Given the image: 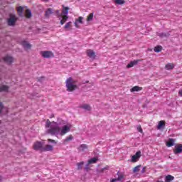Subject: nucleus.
Masks as SVG:
<instances>
[{"label":"nucleus","instance_id":"obj_34","mask_svg":"<svg viewBox=\"0 0 182 182\" xmlns=\"http://www.w3.org/2000/svg\"><path fill=\"white\" fill-rule=\"evenodd\" d=\"M83 164H85V162H84V161L77 163V170H82V166H83Z\"/></svg>","mask_w":182,"mask_h":182},{"label":"nucleus","instance_id":"obj_18","mask_svg":"<svg viewBox=\"0 0 182 182\" xmlns=\"http://www.w3.org/2000/svg\"><path fill=\"white\" fill-rule=\"evenodd\" d=\"M17 14H18V16H23V6H18L17 7Z\"/></svg>","mask_w":182,"mask_h":182},{"label":"nucleus","instance_id":"obj_47","mask_svg":"<svg viewBox=\"0 0 182 182\" xmlns=\"http://www.w3.org/2000/svg\"><path fill=\"white\" fill-rule=\"evenodd\" d=\"M2 177L0 176V180H1Z\"/></svg>","mask_w":182,"mask_h":182},{"label":"nucleus","instance_id":"obj_48","mask_svg":"<svg viewBox=\"0 0 182 182\" xmlns=\"http://www.w3.org/2000/svg\"><path fill=\"white\" fill-rule=\"evenodd\" d=\"M51 117H54V116L53 115V116H51Z\"/></svg>","mask_w":182,"mask_h":182},{"label":"nucleus","instance_id":"obj_50","mask_svg":"<svg viewBox=\"0 0 182 182\" xmlns=\"http://www.w3.org/2000/svg\"><path fill=\"white\" fill-rule=\"evenodd\" d=\"M0 124H1V121H0Z\"/></svg>","mask_w":182,"mask_h":182},{"label":"nucleus","instance_id":"obj_13","mask_svg":"<svg viewBox=\"0 0 182 182\" xmlns=\"http://www.w3.org/2000/svg\"><path fill=\"white\" fill-rule=\"evenodd\" d=\"M21 45L23 48L26 50L31 49V48H32V46L29 43H28V41H22Z\"/></svg>","mask_w":182,"mask_h":182},{"label":"nucleus","instance_id":"obj_15","mask_svg":"<svg viewBox=\"0 0 182 182\" xmlns=\"http://www.w3.org/2000/svg\"><path fill=\"white\" fill-rule=\"evenodd\" d=\"M62 19L60 21V25H65V23H66V21H68V19H69V16H68V15H63L61 16Z\"/></svg>","mask_w":182,"mask_h":182},{"label":"nucleus","instance_id":"obj_27","mask_svg":"<svg viewBox=\"0 0 182 182\" xmlns=\"http://www.w3.org/2000/svg\"><path fill=\"white\" fill-rule=\"evenodd\" d=\"M154 50L156 53L161 52V50H163V47H161V46H157L154 47Z\"/></svg>","mask_w":182,"mask_h":182},{"label":"nucleus","instance_id":"obj_16","mask_svg":"<svg viewBox=\"0 0 182 182\" xmlns=\"http://www.w3.org/2000/svg\"><path fill=\"white\" fill-rule=\"evenodd\" d=\"M25 17L27 18V19H30V18H32V11H31V9H26Z\"/></svg>","mask_w":182,"mask_h":182},{"label":"nucleus","instance_id":"obj_33","mask_svg":"<svg viewBox=\"0 0 182 182\" xmlns=\"http://www.w3.org/2000/svg\"><path fill=\"white\" fill-rule=\"evenodd\" d=\"M92 19H93V13H90L87 18V21L90 22V21H92Z\"/></svg>","mask_w":182,"mask_h":182},{"label":"nucleus","instance_id":"obj_21","mask_svg":"<svg viewBox=\"0 0 182 182\" xmlns=\"http://www.w3.org/2000/svg\"><path fill=\"white\" fill-rule=\"evenodd\" d=\"M140 90H143V87L134 86L130 90V92H140Z\"/></svg>","mask_w":182,"mask_h":182},{"label":"nucleus","instance_id":"obj_23","mask_svg":"<svg viewBox=\"0 0 182 182\" xmlns=\"http://www.w3.org/2000/svg\"><path fill=\"white\" fill-rule=\"evenodd\" d=\"M173 180H174V176H173L171 175H167L165 177V182H171V181H173Z\"/></svg>","mask_w":182,"mask_h":182},{"label":"nucleus","instance_id":"obj_14","mask_svg":"<svg viewBox=\"0 0 182 182\" xmlns=\"http://www.w3.org/2000/svg\"><path fill=\"white\" fill-rule=\"evenodd\" d=\"M70 9V8L69 7H66L65 6V5H63V9H62V15L65 16V15H68V14H69V10Z\"/></svg>","mask_w":182,"mask_h":182},{"label":"nucleus","instance_id":"obj_29","mask_svg":"<svg viewBox=\"0 0 182 182\" xmlns=\"http://www.w3.org/2000/svg\"><path fill=\"white\" fill-rule=\"evenodd\" d=\"M97 161V158H92L91 159L88 160V164H94Z\"/></svg>","mask_w":182,"mask_h":182},{"label":"nucleus","instance_id":"obj_1","mask_svg":"<svg viewBox=\"0 0 182 182\" xmlns=\"http://www.w3.org/2000/svg\"><path fill=\"white\" fill-rule=\"evenodd\" d=\"M46 127L48 129L47 133L51 134V136H55L60 133V127L55 122H51L49 119H47Z\"/></svg>","mask_w":182,"mask_h":182},{"label":"nucleus","instance_id":"obj_40","mask_svg":"<svg viewBox=\"0 0 182 182\" xmlns=\"http://www.w3.org/2000/svg\"><path fill=\"white\" fill-rule=\"evenodd\" d=\"M48 143H53L54 144H56V143H57L56 141H55L54 139H48Z\"/></svg>","mask_w":182,"mask_h":182},{"label":"nucleus","instance_id":"obj_31","mask_svg":"<svg viewBox=\"0 0 182 182\" xmlns=\"http://www.w3.org/2000/svg\"><path fill=\"white\" fill-rule=\"evenodd\" d=\"M140 167L141 165H138L133 168V173H139L140 171Z\"/></svg>","mask_w":182,"mask_h":182},{"label":"nucleus","instance_id":"obj_30","mask_svg":"<svg viewBox=\"0 0 182 182\" xmlns=\"http://www.w3.org/2000/svg\"><path fill=\"white\" fill-rule=\"evenodd\" d=\"M53 10L50 8H48L47 11H46V16H50L53 14Z\"/></svg>","mask_w":182,"mask_h":182},{"label":"nucleus","instance_id":"obj_28","mask_svg":"<svg viewBox=\"0 0 182 182\" xmlns=\"http://www.w3.org/2000/svg\"><path fill=\"white\" fill-rule=\"evenodd\" d=\"M114 2L117 5H123L126 4V1L124 0H114Z\"/></svg>","mask_w":182,"mask_h":182},{"label":"nucleus","instance_id":"obj_36","mask_svg":"<svg viewBox=\"0 0 182 182\" xmlns=\"http://www.w3.org/2000/svg\"><path fill=\"white\" fill-rule=\"evenodd\" d=\"M55 15L57 16V18H60V16H63L62 13H60V10H56Z\"/></svg>","mask_w":182,"mask_h":182},{"label":"nucleus","instance_id":"obj_24","mask_svg":"<svg viewBox=\"0 0 182 182\" xmlns=\"http://www.w3.org/2000/svg\"><path fill=\"white\" fill-rule=\"evenodd\" d=\"M158 36L160 38H167L168 36H170V33H158Z\"/></svg>","mask_w":182,"mask_h":182},{"label":"nucleus","instance_id":"obj_45","mask_svg":"<svg viewBox=\"0 0 182 182\" xmlns=\"http://www.w3.org/2000/svg\"><path fill=\"white\" fill-rule=\"evenodd\" d=\"M85 83H89V80L85 81Z\"/></svg>","mask_w":182,"mask_h":182},{"label":"nucleus","instance_id":"obj_2","mask_svg":"<svg viewBox=\"0 0 182 182\" xmlns=\"http://www.w3.org/2000/svg\"><path fill=\"white\" fill-rule=\"evenodd\" d=\"M75 83V81L72 77H69L66 80V87L69 92H73V90H75V89H77V85L73 84Z\"/></svg>","mask_w":182,"mask_h":182},{"label":"nucleus","instance_id":"obj_39","mask_svg":"<svg viewBox=\"0 0 182 182\" xmlns=\"http://www.w3.org/2000/svg\"><path fill=\"white\" fill-rule=\"evenodd\" d=\"M2 110H4V104L0 102V114L2 113Z\"/></svg>","mask_w":182,"mask_h":182},{"label":"nucleus","instance_id":"obj_26","mask_svg":"<svg viewBox=\"0 0 182 182\" xmlns=\"http://www.w3.org/2000/svg\"><path fill=\"white\" fill-rule=\"evenodd\" d=\"M8 89H9V87L7 85H2L0 87V92H8Z\"/></svg>","mask_w":182,"mask_h":182},{"label":"nucleus","instance_id":"obj_49","mask_svg":"<svg viewBox=\"0 0 182 182\" xmlns=\"http://www.w3.org/2000/svg\"><path fill=\"white\" fill-rule=\"evenodd\" d=\"M51 117H54V116L53 115V116H51Z\"/></svg>","mask_w":182,"mask_h":182},{"label":"nucleus","instance_id":"obj_35","mask_svg":"<svg viewBox=\"0 0 182 182\" xmlns=\"http://www.w3.org/2000/svg\"><path fill=\"white\" fill-rule=\"evenodd\" d=\"M75 22H78L79 23H83V17H78V18L75 20Z\"/></svg>","mask_w":182,"mask_h":182},{"label":"nucleus","instance_id":"obj_12","mask_svg":"<svg viewBox=\"0 0 182 182\" xmlns=\"http://www.w3.org/2000/svg\"><path fill=\"white\" fill-rule=\"evenodd\" d=\"M4 62H6V63L11 65V63H12V62H14V58L11 57L9 55H6V57L4 58Z\"/></svg>","mask_w":182,"mask_h":182},{"label":"nucleus","instance_id":"obj_37","mask_svg":"<svg viewBox=\"0 0 182 182\" xmlns=\"http://www.w3.org/2000/svg\"><path fill=\"white\" fill-rule=\"evenodd\" d=\"M70 140H73V136L72 135L67 136L65 139V141H70Z\"/></svg>","mask_w":182,"mask_h":182},{"label":"nucleus","instance_id":"obj_7","mask_svg":"<svg viewBox=\"0 0 182 182\" xmlns=\"http://www.w3.org/2000/svg\"><path fill=\"white\" fill-rule=\"evenodd\" d=\"M69 132H70V127L65 125L64 127H63L62 129H60V134L61 136H65V134H66V133H69Z\"/></svg>","mask_w":182,"mask_h":182},{"label":"nucleus","instance_id":"obj_44","mask_svg":"<svg viewBox=\"0 0 182 182\" xmlns=\"http://www.w3.org/2000/svg\"><path fill=\"white\" fill-rule=\"evenodd\" d=\"M116 181H118L117 178H113V179L111 180L110 182H116Z\"/></svg>","mask_w":182,"mask_h":182},{"label":"nucleus","instance_id":"obj_3","mask_svg":"<svg viewBox=\"0 0 182 182\" xmlns=\"http://www.w3.org/2000/svg\"><path fill=\"white\" fill-rule=\"evenodd\" d=\"M18 21V17L15 14H11L9 18L7 20V23L9 26H15L16 21Z\"/></svg>","mask_w":182,"mask_h":182},{"label":"nucleus","instance_id":"obj_10","mask_svg":"<svg viewBox=\"0 0 182 182\" xmlns=\"http://www.w3.org/2000/svg\"><path fill=\"white\" fill-rule=\"evenodd\" d=\"M53 146L47 144L45 146H43L42 151H53Z\"/></svg>","mask_w":182,"mask_h":182},{"label":"nucleus","instance_id":"obj_43","mask_svg":"<svg viewBox=\"0 0 182 182\" xmlns=\"http://www.w3.org/2000/svg\"><path fill=\"white\" fill-rule=\"evenodd\" d=\"M141 173L142 174H144V173H146V167H144L141 170Z\"/></svg>","mask_w":182,"mask_h":182},{"label":"nucleus","instance_id":"obj_41","mask_svg":"<svg viewBox=\"0 0 182 182\" xmlns=\"http://www.w3.org/2000/svg\"><path fill=\"white\" fill-rule=\"evenodd\" d=\"M137 130H138V132H139V133H143V129H141V126L139 125L137 127Z\"/></svg>","mask_w":182,"mask_h":182},{"label":"nucleus","instance_id":"obj_38","mask_svg":"<svg viewBox=\"0 0 182 182\" xmlns=\"http://www.w3.org/2000/svg\"><path fill=\"white\" fill-rule=\"evenodd\" d=\"M124 177V176L123 174H119L118 176V178H117V180L118 181H122L123 180Z\"/></svg>","mask_w":182,"mask_h":182},{"label":"nucleus","instance_id":"obj_19","mask_svg":"<svg viewBox=\"0 0 182 182\" xmlns=\"http://www.w3.org/2000/svg\"><path fill=\"white\" fill-rule=\"evenodd\" d=\"M81 109H84L85 110H88L89 112L92 110V107H90L88 104H84L80 106Z\"/></svg>","mask_w":182,"mask_h":182},{"label":"nucleus","instance_id":"obj_17","mask_svg":"<svg viewBox=\"0 0 182 182\" xmlns=\"http://www.w3.org/2000/svg\"><path fill=\"white\" fill-rule=\"evenodd\" d=\"M140 62V60H134V61H131L130 63H129L127 65V68H133V66H135V65H137Z\"/></svg>","mask_w":182,"mask_h":182},{"label":"nucleus","instance_id":"obj_9","mask_svg":"<svg viewBox=\"0 0 182 182\" xmlns=\"http://www.w3.org/2000/svg\"><path fill=\"white\" fill-rule=\"evenodd\" d=\"M180 153H182V144H178L176 146H175V149H173L174 154H180Z\"/></svg>","mask_w":182,"mask_h":182},{"label":"nucleus","instance_id":"obj_8","mask_svg":"<svg viewBox=\"0 0 182 182\" xmlns=\"http://www.w3.org/2000/svg\"><path fill=\"white\" fill-rule=\"evenodd\" d=\"M140 157H141V151H139L132 156L131 161H132V163H136V161H137V159H140Z\"/></svg>","mask_w":182,"mask_h":182},{"label":"nucleus","instance_id":"obj_6","mask_svg":"<svg viewBox=\"0 0 182 182\" xmlns=\"http://www.w3.org/2000/svg\"><path fill=\"white\" fill-rule=\"evenodd\" d=\"M86 53L88 58H90V59H92V60L96 59V53L93 50L88 49L87 50Z\"/></svg>","mask_w":182,"mask_h":182},{"label":"nucleus","instance_id":"obj_46","mask_svg":"<svg viewBox=\"0 0 182 182\" xmlns=\"http://www.w3.org/2000/svg\"><path fill=\"white\" fill-rule=\"evenodd\" d=\"M42 1H45L46 2H48V0H42Z\"/></svg>","mask_w":182,"mask_h":182},{"label":"nucleus","instance_id":"obj_11","mask_svg":"<svg viewBox=\"0 0 182 182\" xmlns=\"http://www.w3.org/2000/svg\"><path fill=\"white\" fill-rule=\"evenodd\" d=\"M165 127H166V121L161 120L159 122L156 129H158V130H160V129H164Z\"/></svg>","mask_w":182,"mask_h":182},{"label":"nucleus","instance_id":"obj_42","mask_svg":"<svg viewBox=\"0 0 182 182\" xmlns=\"http://www.w3.org/2000/svg\"><path fill=\"white\" fill-rule=\"evenodd\" d=\"M74 25L75 28H79V25L77 24V21H75Z\"/></svg>","mask_w":182,"mask_h":182},{"label":"nucleus","instance_id":"obj_25","mask_svg":"<svg viewBox=\"0 0 182 182\" xmlns=\"http://www.w3.org/2000/svg\"><path fill=\"white\" fill-rule=\"evenodd\" d=\"M87 149L88 146L85 144H81L79 147V150H80L81 151H85V150H87Z\"/></svg>","mask_w":182,"mask_h":182},{"label":"nucleus","instance_id":"obj_5","mask_svg":"<svg viewBox=\"0 0 182 182\" xmlns=\"http://www.w3.org/2000/svg\"><path fill=\"white\" fill-rule=\"evenodd\" d=\"M33 150H41V151H42V149H43V144L41 141H36L33 144Z\"/></svg>","mask_w":182,"mask_h":182},{"label":"nucleus","instance_id":"obj_22","mask_svg":"<svg viewBox=\"0 0 182 182\" xmlns=\"http://www.w3.org/2000/svg\"><path fill=\"white\" fill-rule=\"evenodd\" d=\"M174 64L173 63H168L165 65V69H166V70H173V68H174Z\"/></svg>","mask_w":182,"mask_h":182},{"label":"nucleus","instance_id":"obj_4","mask_svg":"<svg viewBox=\"0 0 182 182\" xmlns=\"http://www.w3.org/2000/svg\"><path fill=\"white\" fill-rule=\"evenodd\" d=\"M41 55L43 58H46V59H49V58H55V54L49 50L41 51Z\"/></svg>","mask_w":182,"mask_h":182},{"label":"nucleus","instance_id":"obj_32","mask_svg":"<svg viewBox=\"0 0 182 182\" xmlns=\"http://www.w3.org/2000/svg\"><path fill=\"white\" fill-rule=\"evenodd\" d=\"M64 28H65V29H70V28H72V21H69V22L66 23Z\"/></svg>","mask_w":182,"mask_h":182},{"label":"nucleus","instance_id":"obj_20","mask_svg":"<svg viewBox=\"0 0 182 182\" xmlns=\"http://www.w3.org/2000/svg\"><path fill=\"white\" fill-rule=\"evenodd\" d=\"M175 141H176L174 140V139H169V140L166 142L167 147H172V146L174 145Z\"/></svg>","mask_w":182,"mask_h":182}]
</instances>
